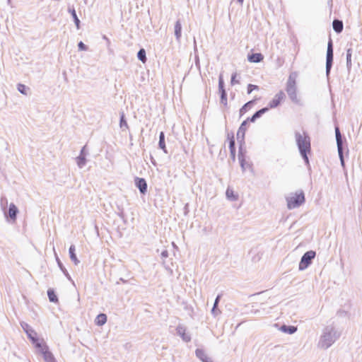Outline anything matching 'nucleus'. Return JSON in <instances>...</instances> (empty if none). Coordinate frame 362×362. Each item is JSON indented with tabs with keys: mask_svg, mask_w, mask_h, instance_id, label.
<instances>
[{
	"mask_svg": "<svg viewBox=\"0 0 362 362\" xmlns=\"http://www.w3.org/2000/svg\"><path fill=\"white\" fill-rule=\"evenodd\" d=\"M135 186L139 189L141 194H145L147 192V182L143 177H136L134 179Z\"/></svg>",
	"mask_w": 362,
	"mask_h": 362,
	"instance_id": "ddd939ff",
	"label": "nucleus"
},
{
	"mask_svg": "<svg viewBox=\"0 0 362 362\" xmlns=\"http://www.w3.org/2000/svg\"><path fill=\"white\" fill-rule=\"evenodd\" d=\"M120 280L123 282H125V281L122 278H121Z\"/></svg>",
	"mask_w": 362,
	"mask_h": 362,
	"instance_id": "4d7b16f0",
	"label": "nucleus"
},
{
	"mask_svg": "<svg viewBox=\"0 0 362 362\" xmlns=\"http://www.w3.org/2000/svg\"><path fill=\"white\" fill-rule=\"evenodd\" d=\"M287 207L289 209L298 208L305 202V194L303 191L300 190L296 192L292 197L286 198Z\"/></svg>",
	"mask_w": 362,
	"mask_h": 362,
	"instance_id": "20e7f679",
	"label": "nucleus"
},
{
	"mask_svg": "<svg viewBox=\"0 0 362 362\" xmlns=\"http://www.w3.org/2000/svg\"><path fill=\"white\" fill-rule=\"evenodd\" d=\"M259 90V86L254 84H248L247 88V94H250L253 90Z\"/></svg>",
	"mask_w": 362,
	"mask_h": 362,
	"instance_id": "37998d69",
	"label": "nucleus"
},
{
	"mask_svg": "<svg viewBox=\"0 0 362 362\" xmlns=\"http://www.w3.org/2000/svg\"><path fill=\"white\" fill-rule=\"evenodd\" d=\"M259 98H255L253 100H251L246 103H245L239 110L240 117H243L249 110L251 109L252 105L258 100Z\"/></svg>",
	"mask_w": 362,
	"mask_h": 362,
	"instance_id": "f3484780",
	"label": "nucleus"
},
{
	"mask_svg": "<svg viewBox=\"0 0 362 362\" xmlns=\"http://www.w3.org/2000/svg\"><path fill=\"white\" fill-rule=\"evenodd\" d=\"M119 127L122 131L129 129V126L124 112L119 113Z\"/></svg>",
	"mask_w": 362,
	"mask_h": 362,
	"instance_id": "473e14b6",
	"label": "nucleus"
},
{
	"mask_svg": "<svg viewBox=\"0 0 362 362\" xmlns=\"http://www.w3.org/2000/svg\"><path fill=\"white\" fill-rule=\"evenodd\" d=\"M228 147L230 152L236 151L235 150V141L233 132L228 134Z\"/></svg>",
	"mask_w": 362,
	"mask_h": 362,
	"instance_id": "cd10ccee",
	"label": "nucleus"
},
{
	"mask_svg": "<svg viewBox=\"0 0 362 362\" xmlns=\"http://www.w3.org/2000/svg\"><path fill=\"white\" fill-rule=\"evenodd\" d=\"M68 11L71 15L76 28L79 29L80 28L81 21H80L79 18L77 16V14H76V10H75L74 7V6L69 7L68 8Z\"/></svg>",
	"mask_w": 362,
	"mask_h": 362,
	"instance_id": "393cba45",
	"label": "nucleus"
},
{
	"mask_svg": "<svg viewBox=\"0 0 362 362\" xmlns=\"http://www.w3.org/2000/svg\"><path fill=\"white\" fill-rule=\"evenodd\" d=\"M228 147L230 152L236 151L235 150V141L233 132L228 134Z\"/></svg>",
	"mask_w": 362,
	"mask_h": 362,
	"instance_id": "bb28decb",
	"label": "nucleus"
},
{
	"mask_svg": "<svg viewBox=\"0 0 362 362\" xmlns=\"http://www.w3.org/2000/svg\"><path fill=\"white\" fill-rule=\"evenodd\" d=\"M107 320V317L105 313H100L95 319V324L98 326L104 325Z\"/></svg>",
	"mask_w": 362,
	"mask_h": 362,
	"instance_id": "a878e982",
	"label": "nucleus"
},
{
	"mask_svg": "<svg viewBox=\"0 0 362 362\" xmlns=\"http://www.w3.org/2000/svg\"><path fill=\"white\" fill-rule=\"evenodd\" d=\"M286 95L283 90L279 91L274 97L272 98V100L268 103V105L266 107L268 108V111L269 109L276 108L277 107L281 102L285 100Z\"/></svg>",
	"mask_w": 362,
	"mask_h": 362,
	"instance_id": "1a4fd4ad",
	"label": "nucleus"
},
{
	"mask_svg": "<svg viewBox=\"0 0 362 362\" xmlns=\"http://www.w3.org/2000/svg\"><path fill=\"white\" fill-rule=\"evenodd\" d=\"M238 143L239 144L238 147V158L245 157L246 154V149L245 148V140L240 139V141H238Z\"/></svg>",
	"mask_w": 362,
	"mask_h": 362,
	"instance_id": "f704fd0d",
	"label": "nucleus"
},
{
	"mask_svg": "<svg viewBox=\"0 0 362 362\" xmlns=\"http://www.w3.org/2000/svg\"><path fill=\"white\" fill-rule=\"evenodd\" d=\"M151 160L152 163H153L154 165H156V161H155V160H154V158H153V157L152 156H151Z\"/></svg>",
	"mask_w": 362,
	"mask_h": 362,
	"instance_id": "864d4df0",
	"label": "nucleus"
},
{
	"mask_svg": "<svg viewBox=\"0 0 362 362\" xmlns=\"http://www.w3.org/2000/svg\"><path fill=\"white\" fill-rule=\"evenodd\" d=\"M196 356L202 362H213V361L206 355L204 350L202 349H197L195 351Z\"/></svg>",
	"mask_w": 362,
	"mask_h": 362,
	"instance_id": "aec40b11",
	"label": "nucleus"
},
{
	"mask_svg": "<svg viewBox=\"0 0 362 362\" xmlns=\"http://www.w3.org/2000/svg\"><path fill=\"white\" fill-rule=\"evenodd\" d=\"M353 49L351 47H349L346 49V68L349 71L351 69L352 63H351V56H352Z\"/></svg>",
	"mask_w": 362,
	"mask_h": 362,
	"instance_id": "2f4dec72",
	"label": "nucleus"
},
{
	"mask_svg": "<svg viewBox=\"0 0 362 362\" xmlns=\"http://www.w3.org/2000/svg\"><path fill=\"white\" fill-rule=\"evenodd\" d=\"M21 325L26 333L28 338L36 349L41 347V346L44 344L38 339L36 332L33 330L28 324L26 322H21Z\"/></svg>",
	"mask_w": 362,
	"mask_h": 362,
	"instance_id": "39448f33",
	"label": "nucleus"
},
{
	"mask_svg": "<svg viewBox=\"0 0 362 362\" xmlns=\"http://www.w3.org/2000/svg\"><path fill=\"white\" fill-rule=\"evenodd\" d=\"M47 296H48L49 300L51 303H58L59 299H58L57 295L56 294V293L53 288H49L47 290Z\"/></svg>",
	"mask_w": 362,
	"mask_h": 362,
	"instance_id": "c9c22d12",
	"label": "nucleus"
},
{
	"mask_svg": "<svg viewBox=\"0 0 362 362\" xmlns=\"http://www.w3.org/2000/svg\"><path fill=\"white\" fill-rule=\"evenodd\" d=\"M332 28L333 30L337 33L339 34L343 31L344 24L342 21L335 18L332 22Z\"/></svg>",
	"mask_w": 362,
	"mask_h": 362,
	"instance_id": "4be33fe9",
	"label": "nucleus"
},
{
	"mask_svg": "<svg viewBox=\"0 0 362 362\" xmlns=\"http://www.w3.org/2000/svg\"><path fill=\"white\" fill-rule=\"evenodd\" d=\"M226 198L231 202L236 201L238 199V195L235 194L233 189L229 187L227 188L226 191Z\"/></svg>",
	"mask_w": 362,
	"mask_h": 362,
	"instance_id": "c756f323",
	"label": "nucleus"
},
{
	"mask_svg": "<svg viewBox=\"0 0 362 362\" xmlns=\"http://www.w3.org/2000/svg\"><path fill=\"white\" fill-rule=\"evenodd\" d=\"M78 49L80 51H87L88 47L86 45H85L82 41H80L78 43Z\"/></svg>",
	"mask_w": 362,
	"mask_h": 362,
	"instance_id": "c03bdc74",
	"label": "nucleus"
},
{
	"mask_svg": "<svg viewBox=\"0 0 362 362\" xmlns=\"http://www.w3.org/2000/svg\"><path fill=\"white\" fill-rule=\"evenodd\" d=\"M117 211H116L117 215L125 222V214L124 211L122 206L117 205Z\"/></svg>",
	"mask_w": 362,
	"mask_h": 362,
	"instance_id": "79ce46f5",
	"label": "nucleus"
},
{
	"mask_svg": "<svg viewBox=\"0 0 362 362\" xmlns=\"http://www.w3.org/2000/svg\"><path fill=\"white\" fill-rule=\"evenodd\" d=\"M235 152H236V151L230 152V158H231V159L233 160V161H235Z\"/></svg>",
	"mask_w": 362,
	"mask_h": 362,
	"instance_id": "8fccbe9b",
	"label": "nucleus"
},
{
	"mask_svg": "<svg viewBox=\"0 0 362 362\" xmlns=\"http://www.w3.org/2000/svg\"><path fill=\"white\" fill-rule=\"evenodd\" d=\"M158 147L162 149L165 153H168L165 141V133L163 132H160L159 134Z\"/></svg>",
	"mask_w": 362,
	"mask_h": 362,
	"instance_id": "c85d7f7f",
	"label": "nucleus"
},
{
	"mask_svg": "<svg viewBox=\"0 0 362 362\" xmlns=\"http://www.w3.org/2000/svg\"><path fill=\"white\" fill-rule=\"evenodd\" d=\"M296 145L299 153L311 152L310 138L306 132L301 134L300 132L295 133Z\"/></svg>",
	"mask_w": 362,
	"mask_h": 362,
	"instance_id": "7ed1b4c3",
	"label": "nucleus"
},
{
	"mask_svg": "<svg viewBox=\"0 0 362 362\" xmlns=\"http://www.w3.org/2000/svg\"><path fill=\"white\" fill-rule=\"evenodd\" d=\"M268 112V108L262 107L256 111L251 117H247L246 119L249 122H255L257 119L260 118L264 113Z\"/></svg>",
	"mask_w": 362,
	"mask_h": 362,
	"instance_id": "a211bd4d",
	"label": "nucleus"
},
{
	"mask_svg": "<svg viewBox=\"0 0 362 362\" xmlns=\"http://www.w3.org/2000/svg\"><path fill=\"white\" fill-rule=\"evenodd\" d=\"M137 58L143 63H146L147 61L146 52L145 49L141 48L137 52Z\"/></svg>",
	"mask_w": 362,
	"mask_h": 362,
	"instance_id": "4c0bfd02",
	"label": "nucleus"
},
{
	"mask_svg": "<svg viewBox=\"0 0 362 362\" xmlns=\"http://www.w3.org/2000/svg\"><path fill=\"white\" fill-rule=\"evenodd\" d=\"M169 253L167 250H164L161 252L160 256L163 259H165V258L168 257ZM163 264L166 270H170L171 272H173L170 268L165 264V260L163 261Z\"/></svg>",
	"mask_w": 362,
	"mask_h": 362,
	"instance_id": "ea45409f",
	"label": "nucleus"
},
{
	"mask_svg": "<svg viewBox=\"0 0 362 362\" xmlns=\"http://www.w3.org/2000/svg\"><path fill=\"white\" fill-rule=\"evenodd\" d=\"M17 89L21 94H23L25 95H28V91L29 90V88L22 83L18 84Z\"/></svg>",
	"mask_w": 362,
	"mask_h": 362,
	"instance_id": "a19ab883",
	"label": "nucleus"
},
{
	"mask_svg": "<svg viewBox=\"0 0 362 362\" xmlns=\"http://www.w3.org/2000/svg\"><path fill=\"white\" fill-rule=\"evenodd\" d=\"M174 33L176 40L180 42L182 37V24L180 19H178L175 23Z\"/></svg>",
	"mask_w": 362,
	"mask_h": 362,
	"instance_id": "412c9836",
	"label": "nucleus"
},
{
	"mask_svg": "<svg viewBox=\"0 0 362 362\" xmlns=\"http://www.w3.org/2000/svg\"><path fill=\"white\" fill-rule=\"evenodd\" d=\"M19 211L15 204L11 203L9 204L8 210L7 211L6 218H10L13 221H16Z\"/></svg>",
	"mask_w": 362,
	"mask_h": 362,
	"instance_id": "2eb2a0df",
	"label": "nucleus"
},
{
	"mask_svg": "<svg viewBox=\"0 0 362 362\" xmlns=\"http://www.w3.org/2000/svg\"><path fill=\"white\" fill-rule=\"evenodd\" d=\"M56 261L57 262V265L59 267V268L60 269V270L63 272V274H64V276L69 280V281H72V279H71V276L69 275L68 271L66 270V269L65 268V267L64 266L63 263L61 262V260L59 259V258L56 255Z\"/></svg>",
	"mask_w": 362,
	"mask_h": 362,
	"instance_id": "7c9ffc66",
	"label": "nucleus"
},
{
	"mask_svg": "<svg viewBox=\"0 0 362 362\" xmlns=\"http://www.w3.org/2000/svg\"><path fill=\"white\" fill-rule=\"evenodd\" d=\"M176 332L177 334L185 342L191 341V336L186 332V327L184 325H178L176 327Z\"/></svg>",
	"mask_w": 362,
	"mask_h": 362,
	"instance_id": "4468645a",
	"label": "nucleus"
},
{
	"mask_svg": "<svg viewBox=\"0 0 362 362\" xmlns=\"http://www.w3.org/2000/svg\"><path fill=\"white\" fill-rule=\"evenodd\" d=\"M218 92L221 103L226 106L228 104V95L225 89V83L222 74H220L218 76Z\"/></svg>",
	"mask_w": 362,
	"mask_h": 362,
	"instance_id": "6e6552de",
	"label": "nucleus"
},
{
	"mask_svg": "<svg viewBox=\"0 0 362 362\" xmlns=\"http://www.w3.org/2000/svg\"><path fill=\"white\" fill-rule=\"evenodd\" d=\"M88 151L86 148V145L83 146L80 151L79 155L76 158V162L79 168H83L87 162L86 156Z\"/></svg>",
	"mask_w": 362,
	"mask_h": 362,
	"instance_id": "f8f14e48",
	"label": "nucleus"
},
{
	"mask_svg": "<svg viewBox=\"0 0 362 362\" xmlns=\"http://www.w3.org/2000/svg\"><path fill=\"white\" fill-rule=\"evenodd\" d=\"M195 64H196V66H199V59L198 57H196Z\"/></svg>",
	"mask_w": 362,
	"mask_h": 362,
	"instance_id": "603ef678",
	"label": "nucleus"
},
{
	"mask_svg": "<svg viewBox=\"0 0 362 362\" xmlns=\"http://www.w3.org/2000/svg\"><path fill=\"white\" fill-rule=\"evenodd\" d=\"M334 130L338 153L341 154V153L344 151V146L346 144V140L344 137H342L338 126H335Z\"/></svg>",
	"mask_w": 362,
	"mask_h": 362,
	"instance_id": "9d476101",
	"label": "nucleus"
},
{
	"mask_svg": "<svg viewBox=\"0 0 362 362\" xmlns=\"http://www.w3.org/2000/svg\"><path fill=\"white\" fill-rule=\"evenodd\" d=\"M334 61V47H333V42L331 37L329 38L327 42V54H326V66H325V72L326 76L329 77L331 69L332 68Z\"/></svg>",
	"mask_w": 362,
	"mask_h": 362,
	"instance_id": "423d86ee",
	"label": "nucleus"
},
{
	"mask_svg": "<svg viewBox=\"0 0 362 362\" xmlns=\"http://www.w3.org/2000/svg\"><path fill=\"white\" fill-rule=\"evenodd\" d=\"M39 352L42 355L45 362H57L54 355L49 350L47 344H44L37 349Z\"/></svg>",
	"mask_w": 362,
	"mask_h": 362,
	"instance_id": "9b49d317",
	"label": "nucleus"
},
{
	"mask_svg": "<svg viewBox=\"0 0 362 362\" xmlns=\"http://www.w3.org/2000/svg\"><path fill=\"white\" fill-rule=\"evenodd\" d=\"M7 3H8V4H11V0H7Z\"/></svg>",
	"mask_w": 362,
	"mask_h": 362,
	"instance_id": "6e6d98bb",
	"label": "nucleus"
},
{
	"mask_svg": "<svg viewBox=\"0 0 362 362\" xmlns=\"http://www.w3.org/2000/svg\"><path fill=\"white\" fill-rule=\"evenodd\" d=\"M221 296L218 295L215 299L214 303V305L211 309V314L214 316H216L217 315H218L221 313L220 310L218 308V305L221 300Z\"/></svg>",
	"mask_w": 362,
	"mask_h": 362,
	"instance_id": "72a5a7b5",
	"label": "nucleus"
},
{
	"mask_svg": "<svg viewBox=\"0 0 362 362\" xmlns=\"http://www.w3.org/2000/svg\"><path fill=\"white\" fill-rule=\"evenodd\" d=\"M185 214L186 215L188 213V204H186L185 206Z\"/></svg>",
	"mask_w": 362,
	"mask_h": 362,
	"instance_id": "3c124183",
	"label": "nucleus"
},
{
	"mask_svg": "<svg viewBox=\"0 0 362 362\" xmlns=\"http://www.w3.org/2000/svg\"><path fill=\"white\" fill-rule=\"evenodd\" d=\"M0 206H1V210L4 212V214L5 217H7L6 208H7V206H8V199H7V198L6 197L2 196L1 197V199H0Z\"/></svg>",
	"mask_w": 362,
	"mask_h": 362,
	"instance_id": "e433bc0d",
	"label": "nucleus"
},
{
	"mask_svg": "<svg viewBox=\"0 0 362 362\" xmlns=\"http://www.w3.org/2000/svg\"><path fill=\"white\" fill-rule=\"evenodd\" d=\"M103 39L105 40V42H106L107 47L108 48L109 51L111 52L112 50L110 48L111 44L110 39L105 35H103Z\"/></svg>",
	"mask_w": 362,
	"mask_h": 362,
	"instance_id": "de8ad7c7",
	"label": "nucleus"
},
{
	"mask_svg": "<svg viewBox=\"0 0 362 362\" xmlns=\"http://www.w3.org/2000/svg\"><path fill=\"white\" fill-rule=\"evenodd\" d=\"M237 73H233L231 76L230 83L232 86L239 83V81L236 79Z\"/></svg>",
	"mask_w": 362,
	"mask_h": 362,
	"instance_id": "a18cd8bd",
	"label": "nucleus"
},
{
	"mask_svg": "<svg viewBox=\"0 0 362 362\" xmlns=\"http://www.w3.org/2000/svg\"><path fill=\"white\" fill-rule=\"evenodd\" d=\"M69 257H70L71 260L74 263V264H76V265L78 264L80 261L78 260V259L76 257V247H75L74 245H71L69 247Z\"/></svg>",
	"mask_w": 362,
	"mask_h": 362,
	"instance_id": "b1692460",
	"label": "nucleus"
},
{
	"mask_svg": "<svg viewBox=\"0 0 362 362\" xmlns=\"http://www.w3.org/2000/svg\"><path fill=\"white\" fill-rule=\"evenodd\" d=\"M282 332L293 334L297 332V327L293 325H282L279 329Z\"/></svg>",
	"mask_w": 362,
	"mask_h": 362,
	"instance_id": "5701e85b",
	"label": "nucleus"
},
{
	"mask_svg": "<svg viewBox=\"0 0 362 362\" xmlns=\"http://www.w3.org/2000/svg\"><path fill=\"white\" fill-rule=\"evenodd\" d=\"M238 160H239L240 165V167H241L242 170L243 171H245V157L238 158Z\"/></svg>",
	"mask_w": 362,
	"mask_h": 362,
	"instance_id": "49530a36",
	"label": "nucleus"
},
{
	"mask_svg": "<svg viewBox=\"0 0 362 362\" xmlns=\"http://www.w3.org/2000/svg\"><path fill=\"white\" fill-rule=\"evenodd\" d=\"M310 152H303V153H300L305 165L307 166L308 169L310 170L311 167H310V161H309V158H308V154H310Z\"/></svg>",
	"mask_w": 362,
	"mask_h": 362,
	"instance_id": "58836bf2",
	"label": "nucleus"
},
{
	"mask_svg": "<svg viewBox=\"0 0 362 362\" xmlns=\"http://www.w3.org/2000/svg\"><path fill=\"white\" fill-rule=\"evenodd\" d=\"M298 74L296 72H291L287 79L286 83V91L291 102L298 105H302L300 99L298 97L297 79Z\"/></svg>",
	"mask_w": 362,
	"mask_h": 362,
	"instance_id": "f257e3e1",
	"label": "nucleus"
},
{
	"mask_svg": "<svg viewBox=\"0 0 362 362\" xmlns=\"http://www.w3.org/2000/svg\"><path fill=\"white\" fill-rule=\"evenodd\" d=\"M248 122H249L247 119H245L240 124L236 134L237 141H240V139L242 141L245 140V132L247 131V125Z\"/></svg>",
	"mask_w": 362,
	"mask_h": 362,
	"instance_id": "dca6fc26",
	"label": "nucleus"
},
{
	"mask_svg": "<svg viewBox=\"0 0 362 362\" xmlns=\"http://www.w3.org/2000/svg\"><path fill=\"white\" fill-rule=\"evenodd\" d=\"M264 59V56L260 52H252L247 54V60L252 63H259Z\"/></svg>",
	"mask_w": 362,
	"mask_h": 362,
	"instance_id": "6ab92c4d",
	"label": "nucleus"
},
{
	"mask_svg": "<svg viewBox=\"0 0 362 362\" xmlns=\"http://www.w3.org/2000/svg\"><path fill=\"white\" fill-rule=\"evenodd\" d=\"M339 337V334L332 326H327L323 329V333L319 341V346L325 349L330 347Z\"/></svg>",
	"mask_w": 362,
	"mask_h": 362,
	"instance_id": "f03ea898",
	"label": "nucleus"
},
{
	"mask_svg": "<svg viewBox=\"0 0 362 362\" xmlns=\"http://www.w3.org/2000/svg\"><path fill=\"white\" fill-rule=\"evenodd\" d=\"M237 1L240 4H243L244 0H237Z\"/></svg>",
	"mask_w": 362,
	"mask_h": 362,
	"instance_id": "5fc2aeb1",
	"label": "nucleus"
},
{
	"mask_svg": "<svg viewBox=\"0 0 362 362\" xmlns=\"http://www.w3.org/2000/svg\"><path fill=\"white\" fill-rule=\"evenodd\" d=\"M338 155H339V158L341 164L342 166H344V153H341V154L338 153Z\"/></svg>",
	"mask_w": 362,
	"mask_h": 362,
	"instance_id": "09e8293b",
	"label": "nucleus"
},
{
	"mask_svg": "<svg viewBox=\"0 0 362 362\" xmlns=\"http://www.w3.org/2000/svg\"><path fill=\"white\" fill-rule=\"evenodd\" d=\"M316 256V252L314 250H308L305 252L300 258L298 269L303 271L307 269L313 262Z\"/></svg>",
	"mask_w": 362,
	"mask_h": 362,
	"instance_id": "0eeeda50",
	"label": "nucleus"
}]
</instances>
